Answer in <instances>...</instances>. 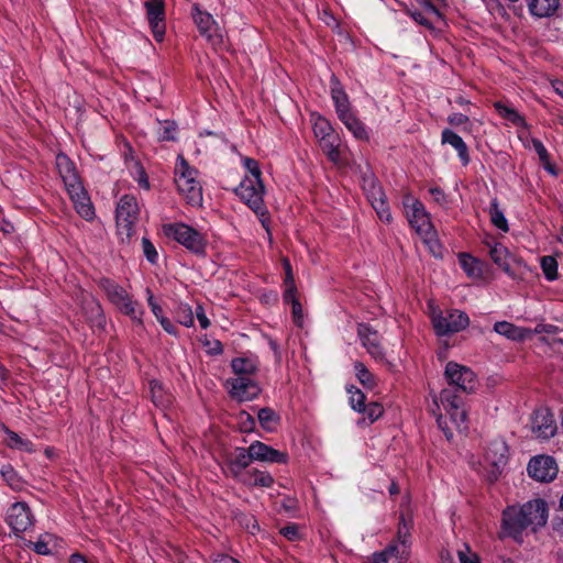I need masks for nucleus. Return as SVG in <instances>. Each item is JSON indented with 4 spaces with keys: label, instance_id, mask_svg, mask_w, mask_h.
I'll return each instance as SVG.
<instances>
[{
    "label": "nucleus",
    "instance_id": "nucleus-23",
    "mask_svg": "<svg viewBox=\"0 0 563 563\" xmlns=\"http://www.w3.org/2000/svg\"><path fill=\"white\" fill-rule=\"evenodd\" d=\"M409 537V526L405 518L401 517V521L398 527L397 542L388 545L396 548L393 558H396L399 561L406 560L408 558L410 548Z\"/></svg>",
    "mask_w": 563,
    "mask_h": 563
},
{
    "label": "nucleus",
    "instance_id": "nucleus-59",
    "mask_svg": "<svg viewBox=\"0 0 563 563\" xmlns=\"http://www.w3.org/2000/svg\"><path fill=\"white\" fill-rule=\"evenodd\" d=\"M367 190V198L369 202L372 203V200L375 198H384L385 195L382 191V188L375 184L374 180L368 181V188Z\"/></svg>",
    "mask_w": 563,
    "mask_h": 563
},
{
    "label": "nucleus",
    "instance_id": "nucleus-17",
    "mask_svg": "<svg viewBox=\"0 0 563 563\" xmlns=\"http://www.w3.org/2000/svg\"><path fill=\"white\" fill-rule=\"evenodd\" d=\"M357 334L362 345L367 350L369 355L377 361L385 358L384 347L380 344L379 334L368 324L361 323L357 327Z\"/></svg>",
    "mask_w": 563,
    "mask_h": 563
},
{
    "label": "nucleus",
    "instance_id": "nucleus-18",
    "mask_svg": "<svg viewBox=\"0 0 563 563\" xmlns=\"http://www.w3.org/2000/svg\"><path fill=\"white\" fill-rule=\"evenodd\" d=\"M67 191L77 213L85 220H91L95 216V210L81 183L67 188Z\"/></svg>",
    "mask_w": 563,
    "mask_h": 563
},
{
    "label": "nucleus",
    "instance_id": "nucleus-37",
    "mask_svg": "<svg viewBox=\"0 0 563 563\" xmlns=\"http://www.w3.org/2000/svg\"><path fill=\"white\" fill-rule=\"evenodd\" d=\"M0 474L12 489H21L22 481L18 473L15 472V470L10 464L2 465L0 468Z\"/></svg>",
    "mask_w": 563,
    "mask_h": 563
},
{
    "label": "nucleus",
    "instance_id": "nucleus-2",
    "mask_svg": "<svg viewBox=\"0 0 563 563\" xmlns=\"http://www.w3.org/2000/svg\"><path fill=\"white\" fill-rule=\"evenodd\" d=\"M548 520L547 503L542 499L529 500L520 507L511 506L503 512V527L506 533L517 539L528 528L536 531Z\"/></svg>",
    "mask_w": 563,
    "mask_h": 563
},
{
    "label": "nucleus",
    "instance_id": "nucleus-16",
    "mask_svg": "<svg viewBox=\"0 0 563 563\" xmlns=\"http://www.w3.org/2000/svg\"><path fill=\"white\" fill-rule=\"evenodd\" d=\"M8 525L16 532H23L33 525V515L23 501L13 504L7 515Z\"/></svg>",
    "mask_w": 563,
    "mask_h": 563
},
{
    "label": "nucleus",
    "instance_id": "nucleus-51",
    "mask_svg": "<svg viewBox=\"0 0 563 563\" xmlns=\"http://www.w3.org/2000/svg\"><path fill=\"white\" fill-rule=\"evenodd\" d=\"M419 5V10L427 12L429 15L442 21V14L439 9L430 0H416Z\"/></svg>",
    "mask_w": 563,
    "mask_h": 563
},
{
    "label": "nucleus",
    "instance_id": "nucleus-35",
    "mask_svg": "<svg viewBox=\"0 0 563 563\" xmlns=\"http://www.w3.org/2000/svg\"><path fill=\"white\" fill-rule=\"evenodd\" d=\"M490 221L499 230L507 232L509 230L507 219L504 212L499 209L497 200L490 202L489 208Z\"/></svg>",
    "mask_w": 563,
    "mask_h": 563
},
{
    "label": "nucleus",
    "instance_id": "nucleus-62",
    "mask_svg": "<svg viewBox=\"0 0 563 563\" xmlns=\"http://www.w3.org/2000/svg\"><path fill=\"white\" fill-rule=\"evenodd\" d=\"M196 317L200 323V327L202 329H207L209 325H210V321L209 319L207 318L206 313H205V310L201 306H198L196 308Z\"/></svg>",
    "mask_w": 563,
    "mask_h": 563
},
{
    "label": "nucleus",
    "instance_id": "nucleus-6",
    "mask_svg": "<svg viewBox=\"0 0 563 563\" xmlns=\"http://www.w3.org/2000/svg\"><path fill=\"white\" fill-rule=\"evenodd\" d=\"M235 191L241 200H243L260 217L263 227L268 231L265 221L267 210L263 202L264 185L262 179L244 178Z\"/></svg>",
    "mask_w": 563,
    "mask_h": 563
},
{
    "label": "nucleus",
    "instance_id": "nucleus-5",
    "mask_svg": "<svg viewBox=\"0 0 563 563\" xmlns=\"http://www.w3.org/2000/svg\"><path fill=\"white\" fill-rule=\"evenodd\" d=\"M139 217L140 208L136 198L132 195L122 196L115 210L117 230L122 242L131 240Z\"/></svg>",
    "mask_w": 563,
    "mask_h": 563
},
{
    "label": "nucleus",
    "instance_id": "nucleus-13",
    "mask_svg": "<svg viewBox=\"0 0 563 563\" xmlns=\"http://www.w3.org/2000/svg\"><path fill=\"white\" fill-rule=\"evenodd\" d=\"M558 430L553 413L548 408H540L531 418V431L538 439L548 440Z\"/></svg>",
    "mask_w": 563,
    "mask_h": 563
},
{
    "label": "nucleus",
    "instance_id": "nucleus-30",
    "mask_svg": "<svg viewBox=\"0 0 563 563\" xmlns=\"http://www.w3.org/2000/svg\"><path fill=\"white\" fill-rule=\"evenodd\" d=\"M233 372L239 376L253 375L256 373L258 364L256 360L250 357H235L231 362Z\"/></svg>",
    "mask_w": 563,
    "mask_h": 563
},
{
    "label": "nucleus",
    "instance_id": "nucleus-15",
    "mask_svg": "<svg viewBox=\"0 0 563 563\" xmlns=\"http://www.w3.org/2000/svg\"><path fill=\"white\" fill-rule=\"evenodd\" d=\"M148 24L154 38L162 42L165 35L164 0H150L145 2Z\"/></svg>",
    "mask_w": 563,
    "mask_h": 563
},
{
    "label": "nucleus",
    "instance_id": "nucleus-64",
    "mask_svg": "<svg viewBox=\"0 0 563 563\" xmlns=\"http://www.w3.org/2000/svg\"><path fill=\"white\" fill-rule=\"evenodd\" d=\"M507 120L517 126L526 125L525 118L522 115H520L516 110H514L512 113H510V115Z\"/></svg>",
    "mask_w": 563,
    "mask_h": 563
},
{
    "label": "nucleus",
    "instance_id": "nucleus-52",
    "mask_svg": "<svg viewBox=\"0 0 563 563\" xmlns=\"http://www.w3.org/2000/svg\"><path fill=\"white\" fill-rule=\"evenodd\" d=\"M176 125L174 122L165 121L161 123V128L158 130L159 139L163 141H172L175 139Z\"/></svg>",
    "mask_w": 563,
    "mask_h": 563
},
{
    "label": "nucleus",
    "instance_id": "nucleus-63",
    "mask_svg": "<svg viewBox=\"0 0 563 563\" xmlns=\"http://www.w3.org/2000/svg\"><path fill=\"white\" fill-rule=\"evenodd\" d=\"M495 109L497 110L499 115L506 120L509 118L510 113H512V111L515 110L514 108L503 104L501 102H496Z\"/></svg>",
    "mask_w": 563,
    "mask_h": 563
},
{
    "label": "nucleus",
    "instance_id": "nucleus-56",
    "mask_svg": "<svg viewBox=\"0 0 563 563\" xmlns=\"http://www.w3.org/2000/svg\"><path fill=\"white\" fill-rule=\"evenodd\" d=\"M244 166L250 173V176H246L245 178H261V170L255 159L245 158Z\"/></svg>",
    "mask_w": 563,
    "mask_h": 563
},
{
    "label": "nucleus",
    "instance_id": "nucleus-29",
    "mask_svg": "<svg viewBox=\"0 0 563 563\" xmlns=\"http://www.w3.org/2000/svg\"><path fill=\"white\" fill-rule=\"evenodd\" d=\"M494 330L514 341H521L526 338L527 331L507 321H498L494 325Z\"/></svg>",
    "mask_w": 563,
    "mask_h": 563
},
{
    "label": "nucleus",
    "instance_id": "nucleus-19",
    "mask_svg": "<svg viewBox=\"0 0 563 563\" xmlns=\"http://www.w3.org/2000/svg\"><path fill=\"white\" fill-rule=\"evenodd\" d=\"M252 461H254V459L251 455V446L247 449L236 448L234 452L228 456L227 467L234 478L240 479L244 475L243 470H245Z\"/></svg>",
    "mask_w": 563,
    "mask_h": 563
},
{
    "label": "nucleus",
    "instance_id": "nucleus-20",
    "mask_svg": "<svg viewBox=\"0 0 563 563\" xmlns=\"http://www.w3.org/2000/svg\"><path fill=\"white\" fill-rule=\"evenodd\" d=\"M251 455L255 461L271 463H286L287 454L268 446L267 444L255 441L251 445Z\"/></svg>",
    "mask_w": 563,
    "mask_h": 563
},
{
    "label": "nucleus",
    "instance_id": "nucleus-46",
    "mask_svg": "<svg viewBox=\"0 0 563 563\" xmlns=\"http://www.w3.org/2000/svg\"><path fill=\"white\" fill-rule=\"evenodd\" d=\"M178 322L187 328L194 325L192 310L188 305H179L177 310Z\"/></svg>",
    "mask_w": 563,
    "mask_h": 563
},
{
    "label": "nucleus",
    "instance_id": "nucleus-7",
    "mask_svg": "<svg viewBox=\"0 0 563 563\" xmlns=\"http://www.w3.org/2000/svg\"><path fill=\"white\" fill-rule=\"evenodd\" d=\"M108 299L124 314L141 322L143 311L139 303L128 295L125 289L111 279L103 278L99 283Z\"/></svg>",
    "mask_w": 563,
    "mask_h": 563
},
{
    "label": "nucleus",
    "instance_id": "nucleus-12",
    "mask_svg": "<svg viewBox=\"0 0 563 563\" xmlns=\"http://www.w3.org/2000/svg\"><path fill=\"white\" fill-rule=\"evenodd\" d=\"M225 386L230 396L240 402L253 400L261 391L256 382L246 376L230 378Z\"/></svg>",
    "mask_w": 563,
    "mask_h": 563
},
{
    "label": "nucleus",
    "instance_id": "nucleus-14",
    "mask_svg": "<svg viewBox=\"0 0 563 563\" xmlns=\"http://www.w3.org/2000/svg\"><path fill=\"white\" fill-rule=\"evenodd\" d=\"M527 471L536 481L551 482L558 475V465L553 457L540 455L530 460Z\"/></svg>",
    "mask_w": 563,
    "mask_h": 563
},
{
    "label": "nucleus",
    "instance_id": "nucleus-4",
    "mask_svg": "<svg viewBox=\"0 0 563 563\" xmlns=\"http://www.w3.org/2000/svg\"><path fill=\"white\" fill-rule=\"evenodd\" d=\"M163 232L168 239L176 241L189 252L205 255L207 239L192 227L183 222L166 223L163 224Z\"/></svg>",
    "mask_w": 563,
    "mask_h": 563
},
{
    "label": "nucleus",
    "instance_id": "nucleus-36",
    "mask_svg": "<svg viewBox=\"0 0 563 563\" xmlns=\"http://www.w3.org/2000/svg\"><path fill=\"white\" fill-rule=\"evenodd\" d=\"M420 236L423 240V243L428 246L430 253L434 257H442L443 255V247L439 240L435 236V232L433 229H431L428 233H422Z\"/></svg>",
    "mask_w": 563,
    "mask_h": 563
},
{
    "label": "nucleus",
    "instance_id": "nucleus-50",
    "mask_svg": "<svg viewBox=\"0 0 563 563\" xmlns=\"http://www.w3.org/2000/svg\"><path fill=\"white\" fill-rule=\"evenodd\" d=\"M395 549L394 547H387L384 551L374 553L365 563H387L393 558Z\"/></svg>",
    "mask_w": 563,
    "mask_h": 563
},
{
    "label": "nucleus",
    "instance_id": "nucleus-44",
    "mask_svg": "<svg viewBox=\"0 0 563 563\" xmlns=\"http://www.w3.org/2000/svg\"><path fill=\"white\" fill-rule=\"evenodd\" d=\"M54 540L51 534H44L35 542H30V547L41 555H47L51 553L49 544Z\"/></svg>",
    "mask_w": 563,
    "mask_h": 563
},
{
    "label": "nucleus",
    "instance_id": "nucleus-9",
    "mask_svg": "<svg viewBox=\"0 0 563 563\" xmlns=\"http://www.w3.org/2000/svg\"><path fill=\"white\" fill-rule=\"evenodd\" d=\"M192 19L200 35L214 48H220L224 45V34L210 13L201 11L198 5L195 4L192 8Z\"/></svg>",
    "mask_w": 563,
    "mask_h": 563
},
{
    "label": "nucleus",
    "instance_id": "nucleus-27",
    "mask_svg": "<svg viewBox=\"0 0 563 563\" xmlns=\"http://www.w3.org/2000/svg\"><path fill=\"white\" fill-rule=\"evenodd\" d=\"M240 481L249 486L260 487H271L274 483V478L269 473L260 470L249 471Z\"/></svg>",
    "mask_w": 563,
    "mask_h": 563
},
{
    "label": "nucleus",
    "instance_id": "nucleus-32",
    "mask_svg": "<svg viewBox=\"0 0 563 563\" xmlns=\"http://www.w3.org/2000/svg\"><path fill=\"white\" fill-rule=\"evenodd\" d=\"M257 419L262 428L269 432L276 430L280 421L277 412L268 407L258 410Z\"/></svg>",
    "mask_w": 563,
    "mask_h": 563
},
{
    "label": "nucleus",
    "instance_id": "nucleus-45",
    "mask_svg": "<svg viewBox=\"0 0 563 563\" xmlns=\"http://www.w3.org/2000/svg\"><path fill=\"white\" fill-rule=\"evenodd\" d=\"M531 144L540 161L544 164L545 169H548L550 173H554L553 167L549 164V153L543 143L538 139H532Z\"/></svg>",
    "mask_w": 563,
    "mask_h": 563
},
{
    "label": "nucleus",
    "instance_id": "nucleus-31",
    "mask_svg": "<svg viewBox=\"0 0 563 563\" xmlns=\"http://www.w3.org/2000/svg\"><path fill=\"white\" fill-rule=\"evenodd\" d=\"M340 120L357 140L368 139L365 125L354 115L353 112L345 114L344 117L340 118Z\"/></svg>",
    "mask_w": 563,
    "mask_h": 563
},
{
    "label": "nucleus",
    "instance_id": "nucleus-40",
    "mask_svg": "<svg viewBox=\"0 0 563 563\" xmlns=\"http://www.w3.org/2000/svg\"><path fill=\"white\" fill-rule=\"evenodd\" d=\"M313 133H314L316 137L319 140V139L325 137L328 135H332L335 132L327 119H324L322 117H318L314 119V122H313Z\"/></svg>",
    "mask_w": 563,
    "mask_h": 563
},
{
    "label": "nucleus",
    "instance_id": "nucleus-54",
    "mask_svg": "<svg viewBox=\"0 0 563 563\" xmlns=\"http://www.w3.org/2000/svg\"><path fill=\"white\" fill-rule=\"evenodd\" d=\"M284 299L285 301L291 303L295 322L300 324V320L302 318V309L300 302L296 298V292H291V296H284Z\"/></svg>",
    "mask_w": 563,
    "mask_h": 563
},
{
    "label": "nucleus",
    "instance_id": "nucleus-61",
    "mask_svg": "<svg viewBox=\"0 0 563 563\" xmlns=\"http://www.w3.org/2000/svg\"><path fill=\"white\" fill-rule=\"evenodd\" d=\"M429 191L435 202H438L439 205L446 203V196L441 188L433 187L430 188Z\"/></svg>",
    "mask_w": 563,
    "mask_h": 563
},
{
    "label": "nucleus",
    "instance_id": "nucleus-26",
    "mask_svg": "<svg viewBox=\"0 0 563 563\" xmlns=\"http://www.w3.org/2000/svg\"><path fill=\"white\" fill-rule=\"evenodd\" d=\"M459 262L463 271L471 278H481L484 275V264L470 254L462 253L459 256Z\"/></svg>",
    "mask_w": 563,
    "mask_h": 563
},
{
    "label": "nucleus",
    "instance_id": "nucleus-57",
    "mask_svg": "<svg viewBox=\"0 0 563 563\" xmlns=\"http://www.w3.org/2000/svg\"><path fill=\"white\" fill-rule=\"evenodd\" d=\"M460 563H478L477 556L471 552L467 545L464 549L457 551Z\"/></svg>",
    "mask_w": 563,
    "mask_h": 563
},
{
    "label": "nucleus",
    "instance_id": "nucleus-55",
    "mask_svg": "<svg viewBox=\"0 0 563 563\" xmlns=\"http://www.w3.org/2000/svg\"><path fill=\"white\" fill-rule=\"evenodd\" d=\"M239 423L243 432H251L255 427V419L246 411L239 413Z\"/></svg>",
    "mask_w": 563,
    "mask_h": 563
},
{
    "label": "nucleus",
    "instance_id": "nucleus-25",
    "mask_svg": "<svg viewBox=\"0 0 563 563\" xmlns=\"http://www.w3.org/2000/svg\"><path fill=\"white\" fill-rule=\"evenodd\" d=\"M560 0H528L529 11L538 18L551 16L555 13Z\"/></svg>",
    "mask_w": 563,
    "mask_h": 563
},
{
    "label": "nucleus",
    "instance_id": "nucleus-10",
    "mask_svg": "<svg viewBox=\"0 0 563 563\" xmlns=\"http://www.w3.org/2000/svg\"><path fill=\"white\" fill-rule=\"evenodd\" d=\"M432 322L438 335H446L464 330L470 323V318L460 310H446L434 316Z\"/></svg>",
    "mask_w": 563,
    "mask_h": 563
},
{
    "label": "nucleus",
    "instance_id": "nucleus-33",
    "mask_svg": "<svg viewBox=\"0 0 563 563\" xmlns=\"http://www.w3.org/2000/svg\"><path fill=\"white\" fill-rule=\"evenodd\" d=\"M331 96L339 119L352 112L350 109L347 95L340 87H332Z\"/></svg>",
    "mask_w": 563,
    "mask_h": 563
},
{
    "label": "nucleus",
    "instance_id": "nucleus-24",
    "mask_svg": "<svg viewBox=\"0 0 563 563\" xmlns=\"http://www.w3.org/2000/svg\"><path fill=\"white\" fill-rule=\"evenodd\" d=\"M441 143L451 145L457 152V156L463 165L470 163L468 147L454 131L444 129L441 133Z\"/></svg>",
    "mask_w": 563,
    "mask_h": 563
},
{
    "label": "nucleus",
    "instance_id": "nucleus-1",
    "mask_svg": "<svg viewBox=\"0 0 563 563\" xmlns=\"http://www.w3.org/2000/svg\"><path fill=\"white\" fill-rule=\"evenodd\" d=\"M449 387L442 389L439 398L434 397L432 409L437 418L438 427L442 430L445 438L453 439L454 431L463 432L467 430L466 411L463 407V398L457 390L470 394L477 386L475 373L455 362H449L444 372Z\"/></svg>",
    "mask_w": 563,
    "mask_h": 563
},
{
    "label": "nucleus",
    "instance_id": "nucleus-42",
    "mask_svg": "<svg viewBox=\"0 0 563 563\" xmlns=\"http://www.w3.org/2000/svg\"><path fill=\"white\" fill-rule=\"evenodd\" d=\"M350 395V405L355 411H362L365 406V395L356 387L351 386L346 388Z\"/></svg>",
    "mask_w": 563,
    "mask_h": 563
},
{
    "label": "nucleus",
    "instance_id": "nucleus-49",
    "mask_svg": "<svg viewBox=\"0 0 563 563\" xmlns=\"http://www.w3.org/2000/svg\"><path fill=\"white\" fill-rule=\"evenodd\" d=\"M8 443L13 449L31 450V442L22 439L16 432L8 431Z\"/></svg>",
    "mask_w": 563,
    "mask_h": 563
},
{
    "label": "nucleus",
    "instance_id": "nucleus-34",
    "mask_svg": "<svg viewBox=\"0 0 563 563\" xmlns=\"http://www.w3.org/2000/svg\"><path fill=\"white\" fill-rule=\"evenodd\" d=\"M150 393L153 402L157 407H165L170 401V396L164 390L163 385L157 380L150 382Z\"/></svg>",
    "mask_w": 563,
    "mask_h": 563
},
{
    "label": "nucleus",
    "instance_id": "nucleus-60",
    "mask_svg": "<svg viewBox=\"0 0 563 563\" xmlns=\"http://www.w3.org/2000/svg\"><path fill=\"white\" fill-rule=\"evenodd\" d=\"M448 122L451 125L460 126L468 122V117L463 113H452L448 117Z\"/></svg>",
    "mask_w": 563,
    "mask_h": 563
},
{
    "label": "nucleus",
    "instance_id": "nucleus-53",
    "mask_svg": "<svg viewBox=\"0 0 563 563\" xmlns=\"http://www.w3.org/2000/svg\"><path fill=\"white\" fill-rule=\"evenodd\" d=\"M142 247H143V253H144V256L146 257V260L150 263L155 264L157 262L158 254H157V251H156L155 246L153 245V243L147 238H143L142 239Z\"/></svg>",
    "mask_w": 563,
    "mask_h": 563
},
{
    "label": "nucleus",
    "instance_id": "nucleus-11",
    "mask_svg": "<svg viewBox=\"0 0 563 563\" xmlns=\"http://www.w3.org/2000/svg\"><path fill=\"white\" fill-rule=\"evenodd\" d=\"M404 206L406 208V214L411 228L415 229L419 235L422 233H428L431 229H433L430 216L420 201L408 197L404 201Z\"/></svg>",
    "mask_w": 563,
    "mask_h": 563
},
{
    "label": "nucleus",
    "instance_id": "nucleus-47",
    "mask_svg": "<svg viewBox=\"0 0 563 563\" xmlns=\"http://www.w3.org/2000/svg\"><path fill=\"white\" fill-rule=\"evenodd\" d=\"M284 267H285V273H286L285 282H284V284H285L284 296H291V292H296L297 289H296L290 263L286 258L284 260Z\"/></svg>",
    "mask_w": 563,
    "mask_h": 563
},
{
    "label": "nucleus",
    "instance_id": "nucleus-39",
    "mask_svg": "<svg viewBox=\"0 0 563 563\" xmlns=\"http://www.w3.org/2000/svg\"><path fill=\"white\" fill-rule=\"evenodd\" d=\"M540 264L548 280L553 282L558 278V262L553 256H543Z\"/></svg>",
    "mask_w": 563,
    "mask_h": 563
},
{
    "label": "nucleus",
    "instance_id": "nucleus-38",
    "mask_svg": "<svg viewBox=\"0 0 563 563\" xmlns=\"http://www.w3.org/2000/svg\"><path fill=\"white\" fill-rule=\"evenodd\" d=\"M408 14L415 20V22L429 30L434 29L435 24L440 22L435 18L419 9H409Z\"/></svg>",
    "mask_w": 563,
    "mask_h": 563
},
{
    "label": "nucleus",
    "instance_id": "nucleus-58",
    "mask_svg": "<svg viewBox=\"0 0 563 563\" xmlns=\"http://www.w3.org/2000/svg\"><path fill=\"white\" fill-rule=\"evenodd\" d=\"M280 534L290 541L299 539V529L297 525H288L280 529Z\"/></svg>",
    "mask_w": 563,
    "mask_h": 563
},
{
    "label": "nucleus",
    "instance_id": "nucleus-48",
    "mask_svg": "<svg viewBox=\"0 0 563 563\" xmlns=\"http://www.w3.org/2000/svg\"><path fill=\"white\" fill-rule=\"evenodd\" d=\"M366 418L369 420V423H373L376 421L379 417H382L384 409L383 406L378 402H371L367 406H364V409L362 411Z\"/></svg>",
    "mask_w": 563,
    "mask_h": 563
},
{
    "label": "nucleus",
    "instance_id": "nucleus-41",
    "mask_svg": "<svg viewBox=\"0 0 563 563\" xmlns=\"http://www.w3.org/2000/svg\"><path fill=\"white\" fill-rule=\"evenodd\" d=\"M372 207L375 209L378 218L384 222L391 221V213L389 207L384 198H375L372 200Z\"/></svg>",
    "mask_w": 563,
    "mask_h": 563
},
{
    "label": "nucleus",
    "instance_id": "nucleus-3",
    "mask_svg": "<svg viewBox=\"0 0 563 563\" xmlns=\"http://www.w3.org/2000/svg\"><path fill=\"white\" fill-rule=\"evenodd\" d=\"M197 174L196 168L190 167L183 157H179L175 166V184L187 203L194 207H200L203 200L202 187L197 179Z\"/></svg>",
    "mask_w": 563,
    "mask_h": 563
},
{
    "label": "nucleus",
    "instance_id": "nucleus-28",
    "mask_svg": "<svg viewBox=\"0 0 563 563\" xmlns=\"http://www.w3.org/2000/svg\"><path fill=\"white\" fill-rule=\"evenodd\" d=\"M319 145L323 153L327 155V157L333 162L338 163L340 158V139L336 133L332 135H328L325 137L319 139Z\"/></svg>",
    "mask_w": 563,
    "mask_h": 563
},
{
    "label": "nucleus",
    "instance_id": "nucleus-43",
    "mask_svg": "<svg viewBox=\"0 0 563 563\" xmlns=\"http://www.w3.org/2000/svg\"><path fill=\"white\" fill-rule=\"evenodd\" d=\"M354 368L360 383L365 387L372 388L374 386V377L366 366L361 362H356Z\"/></svg>",
    "mask_w": 563,
    "mask_h": 563
},
{
    "label": "nucleus",
    "instance_id": "nucleus-22",
    "mask_svg": "<svg viewBox=\"0 0 563 563\" xmlns=\"http://www.w3.org/2000/svg\"><path fill=\"white\" fill-rule=\"evenodd\" d=\"M489 249V255L493 262L498 265L507 275L514 277V273L510 268V262L514 260L507 247L501 243H486Z\"/></svg>",
    "mask_w": 563,
    "mask_h": 563
},
{
    "label": "nucleus",
    "instance_id": "nucleus-21",
    "mask_svg": "<svg viewBox=\"0 0 563 563\" xmlns=\"http://www.w3.org/2000/svg\"><path fill=\"white\" fill-rule=\"evenodd\" d=\"M56 167L66 189L70 188L73 185L80 184L75 165L67 155L58 154L56 156Z\"/></svg>",
    "mask_w": 563,
    "mask_h": 563
},
{
    "label": "nucleus",
    "instance_id": "nucleus-8",
    "mask_svg": "<svg viewBox=\"0 0 563 563\" xmlns=\"http://www.w3.org/2000/svg\"><path fill=\"white\" fill-rule=\"evenodd\" d=\"M508 461V446L503 440H494L489 443L484 455L483 467L489 482H495L501 474Z\"/></svg>",
    "mask_w": 563,
    "mask_h": 563
}]
</instances>
